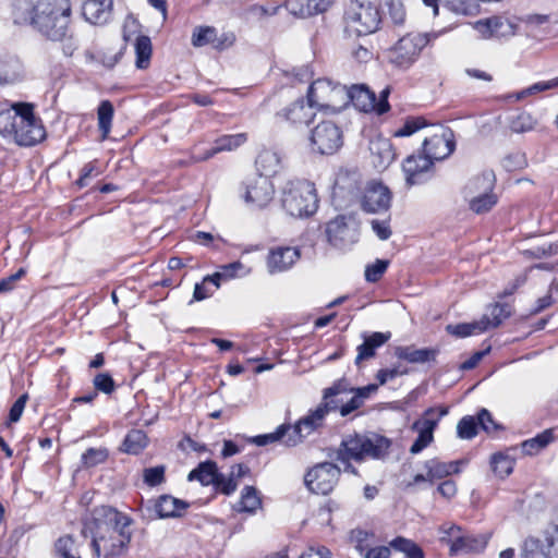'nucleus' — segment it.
Here are the masks:
<instances>
[{
	"mask_svg": "<svg viewBox=\"0 0 558 558\" xmlns=\"http://www.w3.org/2000/svg\"><path fill=\"white\" fill-rule=\"evenodd\" d=\"M209 44L216 48L220 46V43H217L216 28L211 26L196 27L192 34V45L194 47H203Z\"/></svg>",
	"mask_w": 558,
	"mask_h": 558,
	"instance_id": "nucleus-42",
	"label": "nucleus"
},
{
	"mask_svg": "<svg viewBox=\"0 0 558 558\" xmlns=\"http://www.w3.org/2000/svg\"><path fill=\"white\" fill-rule=\"evenodd\" d=\"M391 194L387 186L379 182H371L366 185L361 205L366 213L377 214L389 209Z\"/></svg>",
	"mask_w": 558,
	"mask_h": 558,
	"instance_id": "nucleus-17",
	"label": "nucleus"
},
{
	"mask_svg": "<svg viewBox=\"0 0 558 558\" xmlns=\"http://www.w3.org/2000/svg\"><path fill=\"white\" fill-rule=\"evenodd\" d=\"M447 414V407L428 408L424 411L422 417L413 423L412 429H423L434 434L440 420Z\"/></svg>",
	"mask_w": 558,
	"mask_h": 558,
	"instance_id": "nucleus-31",
	"label": "nucleus"
},
{
	"mask_svg": "<svg viewBox=\"0 0 558 558\" xmlns=\"http://www.w3.org/2000/svg\"><path fill=\"white\" fill-rule=\"evenodd\" d=\"M424 126H426V121L423 118H411L408 119L398 131H396L395 135L398 137L410 136Z\"/></svg>",
	"mask_w": 558,
	"mask_h": 558,
	"instance_id": "nucleus-58",
	"label": "nucleus"
},
{
	"mask_svg": "<svg viewBox=\"0 0 558 558\" xmlns=\"http://www.w3.org/2000/svg\"><path fill=\"white\" fill-rule=\"evenodd\" d=\"M527 165L525 155L521 151H514L507 155L502 160V166L507 171H515L525 168Z\"/></svg>",
	"mask_w": 558,
	"mask_h": 558,
	"instance_id": "nucleus-57",
	"label": "nucleus"
},
{
	"mask_svg": "<svg viewBox=\"0 0 558 558\" xmlns=\"http://www.w3.org/2000/svg\"><path fill=\"white\" fill-rule=\"evenodd\" d=\"M332 0H286L287 10L294 16L308 17L325 12Z\"/></svg>",
	"mask_w": 558,
	"mask_h": 558,
	"instance_id": "nucleus-21",
	"label": "nucleus"
},
{
	"mask_svg": "<svg viewBox=\"0 0 558 558\" xmlns=\"http://www.w3.org/2000/svg\"><path fill=\"white\" fill-rule=\"evenodd\" d=\"M454 150L453 133L442 126L437 128L429 137L423 142V155L434 163L436 160H442L450 156Z\"/></svg>",
	"mask_w": 558,
	"mask_h": 558,
	"instance_id": "nucleus-16",
	"label": "nucleus"
},
{
	"mask_svg": "<svg viewBox=\"0 0 558 558\" xmlns=\"http://www.w3.org/2000/svg\"><path fill=\"white\" fill-rule=\"evenodd\" d=\"M300 258V251L291 246L272 248L267 257V267L270 274L282 272L290 269Z\"/></svg>",
	"mask_w": 558,
	"mask_h": 558,
	"instance_id": "nucleus-18",
	"label": "nucleus"
},
{
	"mask_svg": "<svg viewBox=\"0 0 558 558\" xmlns=\"http://www.w3.org/2000/svg\"><path fill=\"white\" fill-rule=\"evenodd\" d=\"M94 387L97 391L110 395L116 389V384L111 375L108 373L97 374L93 380Z\"/></svg>",
	"mask_w": 558,
	"mask_h": 558,
	"instance_id": "nucleus-59",
	"label": "nucleus"
},
{
	"mask_svg": "<svg viewBox=\"0 0 558 558\" xmlns=\"http://www.w3.org/2000/svg\"><path fill=\"white\" fill-rule=\"evenodd\" d=\"M485 320H475L472 323H462L457 325H448L446 330L458 338H465L473 335H480L487 330Z\"/></svg>",
	"mask_w": 558,
	"mask_h": 558,
	"instance_id": "nucleus-34",
	"label": "nucleus"
},
{
	"mask_svg": "<svg viewBox=\"0 0 558 558\" xmlns=\"http://www.w3.org/2000/svg\"><path fill=\"white\" fill-rule=\"evenodd\" d=\"M211 275L206 276L202 282L196 283L193 292L194 301H203L209 298L220 287L218 280H207Z\"/></svg>",
	"mask_w": 558,
	"mask_h": 558,
	"instance_id": "nucleus-54",
	"label": "nucleus"
},
{
	"mask_svg": "<svg viewBox=\"0 0 558 558\" xmlns=\"http://www.w3.org/2000/svg\"><path fill=\"white\" fill-rule=\"evenodd\" d=\"M281 204L287 214L292 217L312 216L318 208L315 185L306 180L289 181L283 187Z\"/></svg>",
	"mask_w": 558,
	"mask_h": 558,
	"instance_id": "nucleus-5",
	"label": "nucleus"
},
{
	"mask_svg": "<svg viewBox=\"0 0 558 558\" xmlns=\"http://www.w3.org/2000/svg\"><path fill=\"white\" fill-rule=\"evenodd\" d=\"M544 545L547 558H558V526L546 533Z\"/></svg>",
	"mask_w": 558,
	"mask_h": 558,
	"instance_id": "nucleus-62",
	"label": "nucleus"
},
{
	"mask_svg": "<svg viewBox=\"0 0 558 558\" xmlns=\"http://www.w3.org/2000/svg\"><path fill=\"white\" fill-rule=\"evenodd\" d=\"M465 198L469 201L470 209L478 215L489 211L497 204V196L493 191L471 195Z\"/></svg>",
	"mask_w": 558,
	"mask_h": 558,
	"instance_id": "nucleus-36",
	"label": "nucleus"
},
{
	"mask_svg": "<svg viewBox=\"0 0 558 558\" xmlns=\"http://www.w3.org/2000/svg\"><path fill=\"white\" fill-rule=\"evenodd\" d=\"M433 162L425 155L409 156L403 162L407 183L409 185L420 184L425 180L426 172L430 169Z\"/></svg>",
	"mask_w": 558,
	"mask_h": 558,
	"instance_id": "nucleus-19",
	"label": "nucleus"
},
{
	"mask_svg": "<svg viewBox=\"0 0 558 558\" xmlns=\"http://www.w3.org/2000/svg\"><path fill=\"white\" fill-rule=\"evenodd\" d=\"M348 390L344 379L337 380L331 387L324 390L323 402L306 416L300 418L294 425H290L289 435L286 439L287 447H294L301 444L307 436L324 425L326 415L338 409V402L333 397L343 395Z\"/></svg>",
	"mask_w": 558,
	"mask_h": 558,
	"instance_id": "nucleus-4",
	"label": "nucleus"
},
{
	"mask_svg": "<svg viewBox=\"0 0 558 558\" xmlns=\"http://www.w3.org/2000/svg\"><path fill=\"white\" fill-rule=\"evenodd\" d=\"M388 95L389 88H385L377 100L375 94L364 85H353L348 88L349 104L352 102L363 112L376 111L378 114L386 113L390 108L387 100Z\"/></svg>",
	"mask_w": 558,
	"mask_h": 558,
	"instance_id": "nucleus-14",
	"label": "nucleus"
},
{
	"mask_svg": "<svg viewBox=\"0 0 558 558\" xmlns=\"http://www.w3.org/2000/svg\"><path fill=\"white\" fill-rule=\"evenodd\" d=\"M307 101L310 107L317 108L325 113L336 114L349 105L348 88L344 85L332 83L328 78H318L308 87Z\"/></svg>",
	"mask_w": 558,
	"mask_h": 558,
	"instance_id": "nucleus-7",
	"label": "nucleus"
},
{
	"mask_svg": "<svg viewBox=\"0 0 558 558\" xmlns=\"http://www.w3.org/2000/svg\"><path fill=\"white\" fill-rule=\"evenodd\" d=\"M136 66L146 69L151 56V41L148 36H138L135 43Z\"/></svg>",
	"mask_w": 558,
	"mask_h": 558,
	"instance_id": "nucleus-47",
	"label": "nucleus"
},
{
	"mask_svg": "<svg viewBox=\"0 0 558 558\" xmlns=\"http://www.w3.org/2000/svg\"><path fill=\"white\" fill-rule=\"evenodd\" d=\"M391 337L390 332L375 331L372 333H363V343L356 348L357 354L355 357V365L360 366L363 361L369 360L375 356L376 349L384 345Z\"/></svg>",
	"mask_w": 558,
	"mask_h": 558,
	"instance_id": "nucleus-20",
	"label": "nucleus"
},
{
	"mask_svg": "<svg viewBox=\"0 0 558 558\" xmlns=\"http://www.w3.org/2000/svg\"><path fill=\"white\" fill-rule=\"evenodd\" d=\"M70 0H39L32 10L31 25L43 37L62 43L64 56L71 57L78 47L71 28Z\"/></svg>",
	"mask_w": 558,
	"mask_h": 558,
	"instance_id": "nucleus-2",
	"label": "nucleus"
},
{
	"mask_svg": "<svg viewBox=\"0 0 558 558\" xmlns=\"http://www.w3.org/2000/svg\"><path fill=\"white\" fill-rule=\"evenodd\" d=\"M262 507V499L257 489L253 486H245L241 493L238 510L240 512L255 513Z\"/></svg>",
	"mask_w": 558,
	"mask_h": 558,
	"instance_id": "nucleus-35",
	"label": "nucleus"
},
{
	"mask_svg": "<svg viewBox=\"0 0 558 558\" xmlns=\"http://www.w3.org/2000/svg\"><path fill=\"white\" fill-rule=\"evenodd\" d=\"M390 447V440L378 434H352L342 438L335 459L343 464L344 472L357 474L351 460L362 462L366 459H380Z\"/></svg>",
	"mask_w": 558,
	"mask_h": 558,
	"instance_id": "nucleus-3",
	"label": "nucleus"
},
{
	"mask_svg": "<svg viewBox=\"0 0 558 558\" xmlns=\"http://www.w3.org/2000/svg\"><path fill=\"white\" fill-rule=\"evenodd\" d=\"M381 14L371 2L352 1L343 15V32L348 37L367 36L379 29Z\"/></svg>",
	"mask_w": 558,
	"mask_h": 558,
	"instance_id": "nucleus-6",
	"label": "nucleus"
},
{
	"mask_svg": "<svg viewBox=\"0 0 558 558\" xmlns=\"http://www.w3.org/2000/svg\"><path fill=\"white\" fill-rule=\"evenodd\" d=\"M56 551L59 558H81L75 541L71 535L62 536L56 542Z\"/></svg>",
	"mask_w": 558,
	"mask_h": 558,
	"instance_id": "nucleus-50",
	"label": "nucleus"
},
{
	"mask_svg": "<svg viewBox=\"0 0 558 558\" xmlns=\"http://www.w3.org/2000/svg\"><path fill=\"white\" fill-rule=\"evenodd\" d=\"M369 151L373 165L378 169H386L395 160L392 144L388 138L376 137L369 142Z\"/></svg>",
	"mask_w": 558,
	"mask_h": 558,
	"instance_id": "nucleus-24",
	"label": "nucleus"
},
{
	"mask_svg": "<svg viewBox=\"0 0 558 558\" xmlns=\"http://www.w3.org/2000/svg\"><path fill=\"white\" fill-rule=\"evenodd\" d=\"M165 471L166 468L163 465H156L153 468L144 469V483L151 487L160 485L165 482Z\"/></svg>",
	"mask_w": 558,
	"mask_h": 558,
	"instance_id": "nucleus-56",
	"label": "nucleus"
},
{
	"mask_svg": "<svg viewBox=\"0 0 558 558\" xmlns=\"http://www.w3.org/2000/svg\"><path fill=\"white\" fill-rule=\"evenodd\" d=\"M250 274V268L244 266L241 262H233L220 266L219 271L215 272L207 280H229L235 277H244Z\"/></svg>",
	"mask_w": 558,
	"mask_h": 558,
	"instance_id": "nucleus-37",
	"label": "nucleus"
},
{
	"mask_svg": "<svg viewBox=\"0 0 558 558\" xmlns=\"http://www.w3.org/2000/svg\"><path fill=\"white\" fill-rule=\"evenodd\" d=\"M340 474L339 466L331 462H323L316 464L306 473L304 482L312 493L328 495L337 485Z\"/></svg>",
	"mask_w": 558,
	"mask_h": 558,
	"instance_id": "nucleus-12",
	"label": "nucleus"
},
{
	"mask_svg": "<svg viewBox=\"0 0 558 558\" xmlns=\"http://www.w3.org/2000/svg\"><path fill=\"white\" fill-rule=\"evenodd\" d=\"M133 520L110 506L96 507L83 523L82 535L90 537L94 558H118L131 542L130 526Z\"/></svg>",
	"mask_w": 558,
	"mask_h": 558,
	"instance_id": "nucleus-1",
	"label": "nucleus"
},
{
	"mask_svg": "<svg viewBox=\"0 0 558 558\" xmlns=\"http://www.w3.org/2000/svg\"><path fill=\"white\" fill-rule=\"evenodd\" d=\"M459 461L442 462L438 459H432L425 462V469L429 481L433 482L459 473Z\"/></svg>",
	"mask_w": 558,
	"mask_h": 558,
	"instance_id": "nucleus-33",
	"label": "nucleus"
},
{
	"mask_svg": "<svg viewBox=\"0 0 558 558\" xmlns=\"http://www.w3.org/2000/svg\"><path fill=\"white\" fill-rule=\"evenodd\" d=\"M339 396L333 397L332 399L338 402V408L340 409L341 416H347L353 411L360 409L364 401L357 395L353 393L350 400L343 401V399H338Z\"/></svg>",
	"mask_w": 558,
	"mask_h": 558,
	"instance_id": "nucleus-60",
	"label": "nucleus"
},
{
	"mask_svg": "<svg viewBox=\"0 0 558 558\" xmlns=\"http://www.w3.org/2000/svg\"><path fill=\"white\" fill-rule=\"evenodd\" d=\"M555 430V428H547L535 437L522 441V452L525 456H536L557 439Z\"/></svg>",
	"mask_w": 558,
	"mask_h": 558,
	"instance_id": "nucleus-30",
	"label": "nucleus"
},
{
	"mask_svg": "<svg viewBox=\"0 0 558 558\" xmlns=\"http://www.w3.org/2000/svg\"><path fill=\"white\" fill-rule=\"evenodd\" d=\"M243 198L257 207L267 206L274 198L275 187L271 180L265 175H253L243 183Z\"/></svg>",
	"mask_w": 558,
	"mask_h": 558,
	"instance_id": "nucleus-15",
	"label": "nucleus"
},
{
	"mask_svg": "<svg viewBox=\"0 0 558 558\" xmlns=\"http://www.w3.org/2000/svg\"><path fill=\"white\" fill-rule=\"evenodd\" d=\"M255 166L257 170L256 175H265L271 178L276 175L281 169V155L274 149L264 148L259 151Z\"/></svg>",
	"mask_w": 558,
	"mask_h": 558,
	"instance_id": "nucleus-27",
	"label": "nucleus"
},
{
	"mask_svg": "<svg viewBox=\"0 0 558 558\" xmlns=\"http://www.w3.org/2000/svg\"><path fill=\"white\" fill-rule=\"evenodd\" d=\"M247 137L245 133L228 134L218 137L214 146L208 149L204 155L194 156L195 161H205L218 153L231 151L246 142Z\"/></svg>",
	"mask_w": 558,
	"mask_h": 558,
	"instance_id": "nucleus-25",
	"label": "nucleus"
},
{
	"mask_svg": "<svg viewBox=\"0 0 558 558\" xmlns=\"http://www.w3.org/2000/svg\"><path fill=\"white\" fill-rule=\"evenodd\" d=\"M522 558H547L544 542L529 537L524 541L521 551Z\"/></svg>",
	"mask_w": 558,
	"mask_h": 558,
	"instance_id": "nucleus-52",
	"label": "nucleus"
},
{
	"mask_svg": "<svg viewBox=\"0 0 558 558\" xmlns=\"http://www.w3.org/2000/svg\"><path fill=\"white\" fill-rule=\"evenodd\" d=\"M556 87H558V76L555 78H551L549 81L537 82L520 92L509 94L506 96V99L513 100V101H520L527 96L535 95L537 93H542V92L553 89Z\"/></svg>",
	"mask_w": 558,
	"mask_h": 558,
	"instance_id": "nucleus-39",
	"label": "nucleus"
},
{
	"mask_svg": "<svg viewBox=\"0 0 558 558\" xmlns=\"http://www.w3.org/2000/svg\"><path fill=\"white\" fill-rule=\"evenodd\" d=\"M109 457L107 448H89L82 454V465L85 469L94 468L106 462Z\"/></svg>",
	"mask_w": 558,
	"mask_h": 558,
	"instance_id": "nucleus-51",
	"label": "nucleus"
},
{
	"mask_svg": "<svg viewBox=\"0 0 558 558\" xmlns=\"http://www.w3.org/2000/svg\"><path fill=\"white\" fill-rule=\"evenodd\" d=\"M418 433L417 438L414 440L410 448V452L412 454L420 453L423 449L429 446L434 440V434L423 430V429H414Z\"/></svg>",
	"mask_w": 558,
	"mask_h": 558,
	"instance_id": "nucleus-61",
	"label": "nucleus"
},
{
	"mask_svg": "<svg viewBox=\"0 0 558 558\" xmlns=\"http://www.w3.org/2000/svg\"><path fill=\"white\" fill-rule=\"evenodd\" d=\"M218 475L219 472L216 462L209 460L201 462L197 468L192 470L187 475V480L190 482L198 481L202 485L208 486L214 485Z\"/></svg>",
	"mask_w": 558,
	"mask_h": 558,
	"instance_id": "nucleus-32",
	"label": "nucleus"
},
{
	"mask_svg": "<svg viewBox=\"0 0 558 558\" xmlns=\"http://www.w3.org/2000/svg\"><path fill=\"white\" fill-rule=\"evenodd\" d=\"M388 265L389 262L385 259H376L375 263L367 265L365 268V280L373 283L377 282L387 270Z\"/></svg>",
	"mask_w": 558,
	"mask_h": 558,
	"instance_id": "nucleus-55",
	"label": "nucleus"
},
{
	"mask_svg": "<svg viewBox=\"0 0 558 558\" xmlns=\"http://www.w3.org/2000/svg\"><path fill=\"white\" fill-rule=\"evenodd\" d=\"M112 0H85L83 16L92 24H105L111 16Z\"/></svg>",
	"mask_w": 558,
	"mask_h": 558,
	"instance_id": "nucleus-22",
	"label": "nucleus"
},
{
	"mask_svg": "<svg viewBox=\"0 0 558 558\" xmlns=\"http://www.w3.org/2000/svg\"><path fill=\"white\" fill-rule=\"evenodd\" d=\"M20 63L12 57L0 58V83H13L19 77Z\"/></svg>",
	"mask_w": 558,
	"mask_h": 558,
	"instance_id": "nucleus-46",
	"label": "nucleus"
},
{
	"mask_svg": "<svg viewBox=\"0 0 558 558\" xmlns=\"http://www.w3.org/2000/svg\"><path fill=\"white\" fill-rule=\"evenodd\" d=\"M147 445V437L144 432L140 429H132L129 432L122 444V450L126 453L137 454Z\"/></svg>",
	"mask_w": 558,
	"mask_h": 558,
	"instance_id": "nucleus-41",
	"label": "nucleus"
},
{
	"mask_svg": "<svg viewBox=\"0 0 558 558\" xmlns=\"http://www.w3.org/2000/svg\"><path fill=\"white\" fill-rule=\"evenodd\" d=\"M27 102H19L11 108L0 110V134L3 137L12 138L17 124L21 122L22 114H24L23 106Z\"/></svg>",
	"mask_w": 558,
	"mask_h": 558,
	"instance_id": "nucleus-28",
	"label": "nucleus"
},
{
	"mask_svg": "<svg viewBox=\"0 0 558 558\" xmlns=\"http://www.w3.org/2000/svg\"><path fill=\"white\" fill-rule=\"evenodd\" d=\"M536 125V120L529 112H520L510 118L509 128L514 133H525L532 131Z\"/></svg>",
	"mask_w": 558,
	"mask_h": 558,
	"instance_id": "nucleus-49",
	"label": "nucleus"
},
{
	"mask_svg": "<svg viewBox=\"0 0 558 558\" xmlns=\"http://www.w3.org/2000/svg\"><path fill=\"white\" fill-rule=\"evenodd\" d=\"M476 418L480 427L486 433H492L499 428V425L494 422L490 412L486 409H482Z\"/></svg>",
	"mask_w": 558,
	"mask_h": 558,
	"instance_id": "nucleus-64",
	"label": "nucleus"
},
{
	"mask_svg": "<svg viewBox=\"0 0 558 558\" xmlns=\"http://www.w3.org/2000/svg\"><path fill=\"white\" fill-rule=\"evenodd\" d=\"M114 109L109 100H102L97 109L98 128L101 138L106 140L110 133Z\"/></svg>",
	"mask_w": 558,
	"mask_h": 558,
	"instance_id": "nucleus-38",
	"label": "nucleus"
},
{
	"mask_svg": "<svg viewBox=\"0 0 558 558\" xmlns=\"http://www.w3.org/2000/svg\"><path fill=\"white\" fill-rule=\"evenodd\" d=\"M314 107H310L301 99L286 107L277 113V117L294 125L307 124L314 118Z\"/></svg>",
	"mask_w": 558,
	"mask_h": 558,
	"instance_id": "nucleus-23",
	"label": "nucleus"
},
{
	"mask_svg": "<svg viewBox=\"0 0 558 558\" xmlns=\"http://www.w3.org/2000/svg\"><path fill=\"white\" fill-rule=\"evenodd\" d=\"M514 459L504 452H496L490 458L494 473L500 477L510 475L514 468Z\"/></svg>",
	"mask_w": 558,
	"mask_h": 558,
	"instance_id": "nucleus-43",
	"label": "nucleus"
},
{
	"mask_svg": "<svg viewBox=\"0 0 558 558\" xmlns=\"http://www.w3.org/2000/svg\"><path fill=\"white\" fill-rule=\"evenodd\" d=\"M439 532L442 534L440 542L449 546L451 556L482 551L487 545L484 535L464 533L456 524H442Z\"/></svg>",
	"mask_w": 558,
	"mask_h": 558,
	"instance_id": "nucleus-9",
	"label": "nucleus"
},
{
	"mask_svg": "<svg viewBox=\"0 0 558 558\" xmlns=\"http://www.w3.org/2000/svg\"><path fill=\"white\" fill-rule=\"evenodd\" d=\"M359 226L353 218L337 216L326 226V236L330 245L347 250L359 240Z\"/></svg>",
	"mask_w": 558,
	"mask_h": 558,
	"instance_id": "nucleus-13",
	"label": "nucleus"
},
{
	"mask_svg": "<svg viewBox=\"0 0 558 558\" xmlns=\"http://www.w3.org/2000/svg\"><path fill=\"white\" fill-rule=\"evenodd\" d=\"M480 425L474 416H463L457 425V435L461 439H472L477 435Z\"/></svg>",
	"mask_w": 558,
	"mask_h": 558,
	"instance_id": "nucleus-53",
	"label": "nucleus"
},
{
	"mask_svg": "<svg viewBox=\"0 0 558 558\" xmlns=\"http://www.w3.org/2000/svg\"><path fill=\"white\" fill-rule=\"evenodd\" d=\"M214 486L222 494L229 496L236 490L238 482L230 476L227 478L223 474L219 473Z\"/></svg>",
	"mask_w": 558,
	"mask_h": 558,
	"instance_id": "nucleus-63",
	"label": "nucleus"
},
{
	"mask_svg": "<svg viewBox=\"0 0 558 558\" xmlns=\"http://www.w3.org/2000/svg\"><path fill=\"white\" fill-rule=\"evenodd\" d=\"M308 140L313 153L333 155L343 145V132L335 122L324 120L311 130Z\"/></svg>",
	"mask_w": 558,
	"mask_h": 558,
	"instance_id": "nucleus-10",
	"label": "nucleus"
},
{
	"mask_svg": "<svg viewBox=\"0 0 558 558\" xmlns=\"http://www.w3.org/2000/svg\"><path fill=\"white\" fill-rule=\"evenodd\" d=\"M439 351L434 348L417 349L414 345L397 347L395 355L412 364L435 362Z\"/></svg>",
	"mask_w": 558,
	"mask_h": 558,
	"instance_id": "nucleus-26",
	"label": "nucleus"
},
{
	"mask_svg": "<svg viewBox=\"0 0 558 558\" xmlns=\"http://www.w3.org/2000/svg\"><path fill=\"white\" fill-rule=\"evenodd\" d=\"M187 507V502L169 495L160 496L155 504V510L159 518L179 517Z\"/></svg>",
	"mask_w": 558,
	"mask_h": 558,
	"instance_id": "nucleus-29",
	"label": "nucleus"
},
{
	"mask_svg": "<svg viewBox=\"0 0 558 558\" xmlns=\"http://www.w3.org/2000/svg\"><path fill=\"white\" fill-rule=\"evenodd\" d=\"M489 315H484L481 320H485L487 324V330L489 328L498 327L506 318L511 315V310L508 304L496 303L489 310Z\"/></svg>",
	"mask_w": 558,
	"mask_h": 558,
	"instance_id": "nucleus-45",
	"label": "nucleus"
},
{
	"mask_svg": "<svg viewBox=\"0 0 558 558\" xmlns=\"http://www.w3.org/2000/svg\"><path fill=\"white\" fill-rule=\"evenodd\" d=\"M494 187L493 179L489 174H482L473 178L464 187L465 197L478 195L484 192H492Z\"/></svg>",
	"mask_w": 558,
	"mask_h": 558,
	"instance_id": "nucleus-44",
	"label": "nucleus"
},
{
	"mask_svg": "<svg viewBox=\"0 0 558 558\" xmlns=\"http://www.w3.org/2000/svg\"><path fill=\"white\" fill-rule=\"evenodd\" d=\"M435 37L436 35L430 33H408L388 50L389 62L401 70L410 69Z\"/></svg>",
	"mask_w": 558,
	"mask_h": 558,
	"instance_id": "nucleus-8",
	"label": "nucleus"
},
{
	"mask_svg": "<svg viewBox=\"0 0 558 558\" xmlns=\"http://www.w3.org/2000/svg\"><path fill=\"white\" fill-rule=\"evenodd\" d=\"M385 16L395 25H403L407 17L405 8L401 0H385Z\"/></svg>",
	"mask_w": 558,
	"mask_h": 558,
	"instance_id": "nucleus-48",
	"label": "nucleus"
},
{
	"mask_svg": "<svg viewBox=\"0 0 558 558\" xmlns=\"http://www.w3.org/2000/svg\"><path fill=\"white\" fill-rule=\"evenodd\" d=\"M390 547L403 553L405 558H425L423 549L412 539L398 536L389 543Z\"/></svg>",
	"mask_w": 558,
	"mask_h": 558,
	"instance_id": "nucleus-40",
	"label": "nucleus"
},
{
	"mask_svg": "<svg viewBox=\"0 0 558 558\" xmlns=\"http://www.w3.org/2000/svg\"><path fill=\"white\" fill-rule=\"evenodd\" d=\"M24 114L17 124L12 140L20 146H34L46 138V130L39 118L35 117L32 105L23 106Z\"/></svg>",
	"mask_w": 558,
	"mask_h": 558,
	"instance_id": "nucleus-11",
	"label": "nucleus"
}]
</instances>
